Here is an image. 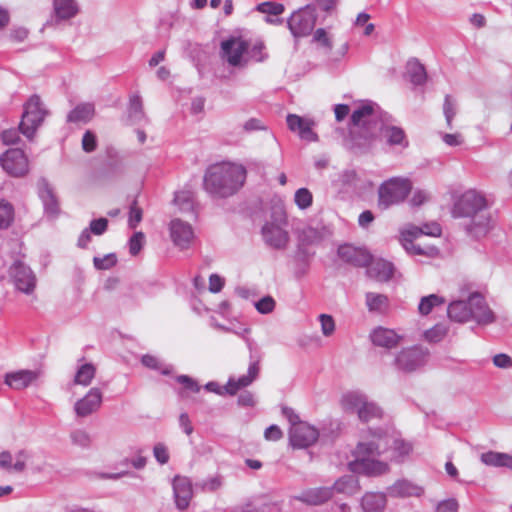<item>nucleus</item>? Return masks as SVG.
<instances>
[{"label":"nucleus","mask_w":512,"mask_h":512,"mask_svg":"<svg viewBox=\"0 0 512 512\" xmlns=\"http://www.w3.org/2000/svg\"><path fill=\"white\" fill-rule=\"evenodd\" d=\"M451 213L454 218L468 219L463 223V229L475 240L485 237L493 227L487 199L475 189L464 192L454 203Z\"/></svg>","instance_id":"obj_1"},{"label":"nucleus","mask_w":512,"mask_h":512,"mask_svg":"<svg viewBox=\"0 0 512 512\" xmlns=\"http://www.w3.org/2000/svg\"><path fill=\"white\" fill-rule=\"evenodd\" d=\"M245 180L246 169L242 165L221 162L206 169L203 188L214 198H228L239 191Z\"/></svg>","instance_id":"obj_2"},{"label":"nucleus","mask_w":512,"mask_h":512,"mask_svg":"<svg viewBox=\"0 0 512 512\" xmlns=\"http://www.w3.org/2000/svg\"><path fill=\"white\" fill-rule=\"evenodd\" d=\"M383 140L390 146L402 145L406 147L408 145L403 129L386 125L383 121H376L373 124L362 127L355 134L354 147L361 152H366Z\"/></svg>","instance_id":"obj_3"},{"label":"nucleus","mask_w":512,"mask_h":512,"mask_svg":"<svg viewBox=\"0 0 512 512\" xmlns=\"http://www.w3.org/2000/svg\"><path fill=\"white\" fill-rule=\"evenodd\" d=\"M381 449L382 444L376 442L374 438L368 442L358 443L354 451L355 460L349 463L351 470L368 476H378L386 473L388 464L376 459V457L383 454Z\"/></svg>","instance_id":"obj_4"},{"label":"nucleus","mask_w":512,"mask_h":512,"mask_svg":"<svg viewBox=\"0 0 512 512\" xmlns=\"http://www.w3.org/2000/svg\"><path fill=\"white\" fill-rule=\"evenodd\" d=\"M341 405L346 412L357 413L362 422H369L373 419H381L382 408L375 402L370 401L368 396L359 391H351L343 395Z\"/></svg>","instance_id":"obj_5"},{"label":"nucleus","mask_w":512,"mask_h":512,"mask_svg":"<svg viewBox=\"0 0 512 512\" xmlns=\"http://www.w3.org/2000/svg\"><path fill=\"white\" fill-rule=\"evenodd\" d=\"M411 189V182L407 179L395 177L383 182L378 189V207L386 210L403 202Z\"/></svg>","instance_id":"obj_6"},{"label":"nucleus","mask_w":512,"mask_h":512,"mask_svg":"<svg viewBox=\"0 0 512 512\" xmlns=\"http://www.w3.org/2000/svg\"><path fill=\"white\" fill-rule=\"evenodd\" d=\"M48 111L43 107L40 97L32 95L24 104L19 130L26 138L32 139L43 123Z\"/></svg>","instance_id":"obj_7"},{"label":"nucleus","mask_w":512,"mask_h":512,"mask_svg":"<svg viewBox=\"0 0 512 512\" xmlns=\"http://www.w3.org/2000/svg\"><path fill=\"white\" fill-rule=\"evenodd\" d=\"M370 434L376 442L382 444V452L388 453L387 459L402 462L412 451V445L403 439L388 434L382 429L370 430Z\"/></svg>","instance_id":"obj_8"},{"label":"nucleus","mask_w":512,"mask_h":512,"mask_svg":"<svg viewBox=\"0 0 512 512\" xmlns=\"http://www.w3.org/2000/svg\"><path fill=\"white\" fill-rule=\"evenodd\" d=\"M316 19V5L312 2L293 12L287 20V26L294 38H301L311 34Z\"/></svg>","instance_id":"obj_9"},{"label":"nucleus","mask_w":512,"mask_h":512,"mask_svg":"<svg viewBox=\"0 0 512 512\" xmlns=\"http://www.w3.org/2000/svg\"><path fill=\"white\" fill-rule=\"evenodd\" d=\"M428 355L427 350L418 346L405 348L396 355L393 365L398 371L412 373L427 363Z\"/></svg>","instance_id":"obj_10"},{"label":"nucleus","mask_w":512,"mask_h":512,"mask_svg":"<svg viewBox=\"0 0 512 512\" xmlns=\"http://www.w3.org/2000/svg\"><path fill=\"white\" fill-rule=\"evenodd\" d=\"M250 350V364L246 375L240 376L237 380L229 378L228 382L224 386L225 392L231 396L235 395L238 390L249 386L259 375L260 371V359L261 356L259 351L253 347L252 342H248Z\"/></svg>","instance_id":"obj_11"},{"label":"nucleus","mask_w":512,"mask_h":512,"mask_svg":"<svg viewBox=\"0 0 512 512\" xmlns=\"http://www.w3.org/2000/svg\"><path fill=\"white\" fill-rule=\"evenodd\" d=\"M9 276L15 288L27 295L36 287V276L31 268L20 260H16L9 268Z\"/></svg>","instance_id":"obj_12"},{"label":"nucleus","mask_w":512,"mask_h":512,"mask_svg":"<svg viewBox=\"0 0 512 512\" xmlns=\"http://www.w3.org/2000/svg\"><path fill=\"white\" fill-rule=\"evenodd\" d=\"M2 168L12 176H23L28 172V159L23 150L13 148L0 156Z\"/></svg>","instance_id":"obj_13"},{"label":"nucleus","mask_w":512,"mask_h":512,"mask_svg":"<svg viewBox=\"0 0 512 512\" xmlns=\"http://www.w3.org/2000/svg\"><path fill=\"white\" fill-rule=\"evenodd\" d=\"M319 438V431L314 426L303 422L290 427L289 441L293 448L303 449L312 446Z\"/></svg>","instance_id":"obj_14"},{"label":"nucleus","mask_w":512,"mask_h":512,"mask_svg":"<svg viewBox=\"0 0 512 512\" xmlns=\"http://www.w3.org/2000/svg\"><path fill=\"white\" fill-rule=\"evenodd\" d=\"M471 320L478 325L486 326L496 321V315L487 304L485 298L480 293L470 295Z\"/></svg>","instance_id":"obj_15"},{"label":"nucleus","mask_w":512,"mask_h":512,"mask_svg":"<svg viewBox=\"0 0 512 512\" xmlns=\"http://www.w3.org/2000/svg\"><path fill=\"white\" fill-rule=\"evenodd\" d=\"M247 49L248 42L242 37L231 36L221 42V55L232 66L241 64Z\"/></svg>","instance_id":"obj_16"},{"label":"nucleus","mask_w":512,"mask_h":512,"mask_svg":"<svg viewBox=\"0 0 512 512\" xmlns=\"http://www.w3.org/2000/svg\"><path fill=\"white\" fill-rule=\"evenodd\" d=\"M103 394L99 388H91L84 397L77 400L74 404V411L78 417H87L101 407Z\"/></svg>","instance_id":"obj_17"},{"label":"nucleus","mask_w":512,"mask_h":512,"mask_svg":"<svg viewBox=\"0 0 512 512\" xmlns=\"http://www.w3.org/2000/svg\"><path fill=\"white\" fill-rule=\"evenodd\" d=\"M287 126L292 132H297L298 136L307 142L318 141V135L313 131L315 122L312 119L301 117L296 114H288L286 118Z\"/></svg>","instance_id":"obj_18"},{"label":"nucleus","mask_w":512,"mask_h":512,"mask_svg":"<svg viewBox=\"0 0 512 512\" xmlns=\"http://www.w3.org/2000/svg\"><path fill=\"white\" fill-rule=\"evenodd\" d=\"M337 254L342 261L355 267H366L372 260L368 250L349 244L339 246Z\"/></svg>","instance_id":"obj_19"},{"label":"nucleus","mask_w":512,"mask_h":512,"mask_svg":"<svg viewBox=\"0 0 512 512\" xmlns=\"http://www.w3.org/2000/svg\"><path fill=\"white\" fill-rule=\"evenodd\" d=\"M374 106L375 104L372 101H366L353 111L350 118L351 125L353 126L350 130L353 144L355 134H357L362 127L368 126L377 121L373 120Z\"/></svg>","instance_id":"obj_20"},{"label":"nucleus","mask_w":512,"mask_h":512,"mask_svg":"<svg viewBox=\"0 0 512 512\" xmlns=\"http://www.w3.org/2000/svg\"><path fill=\"white\" fill-rule=\"evenodd\" d=\"M170 236L173 243L180 249H187L194 239L192 226L181 219H173L170 222Z\"/></svg>","instance_id":"obj_21"},{"label":"nucleus","mask_w":512,"mask_h":512,"mask_svg":"<svg viewBox=\"0 0 512 512\" xmlns=\"http://www.w3.org/2000/svg\"><path fill=\"white\" fill-rule=\"evenodd\" d=\"M38 195L43 203L45 214L50 218H56L60 213L59 201L45 178L38 181Z\"/></svg>","instance_id":"obj_22"},{"label":"nucleus","mask_w":512,"mask_h":512,"mask_svg":"<svg viewBox=\"0 0 512 512\" xmlns=\"http://www.w3.org/2000/svg\"><path fill=\"white\" fill-rule=\"evenodd\" d=\"M331 235V229L322 223L316 226L308 225L298 230V239L304 245L318 244Z\"/></svg>","instance_id":"obj_23"},{"label":"nucleus","mask_w":512,"mask_h":512,"mask_svg":"<svg viewBox=\"0 0 512 512\" xmlns=\"http://www.w3.org/2000/svg\"><path fill=\"white\" fill-rule=\"evenodd\" d=\"M369 337L373 345L388 350L396 348L402 340V336L398 335L394 330L382 326L373 329Z\"/></svg>","instance_id":"obj_24"},{"label":"nucleus","mask_w":512,"mask_h":512,"mask_svg":"<svg viewBox=\"0 0 512 512\" xmlns=\"http://www.w3.org/2000/svg\"><path fill=\"white\" fill-rule=\"evenodd\" d=\"M262 235L265 243L274 249H284L289 241L288 232L273 223L262 227Z\"/></svg>","instance_id":"obj_25"},{"label":"nucleus","mask_w":512,"mask_h":512,"mask_svg":"<svg viewBox=\"0 0 512 512\" xmlns=\"http://www.w3.org/2000/svg\"><path fill=\"white\" fill-rule=\"evenodd\" d=\"M39 376V371L23 369L6 373L4 382L12 389L22 390L36 381Z\"/></svg>","instance_id":"obj_26"},{"label":"nucleus","mask_w":512,"mask_h":512,"mask_svg":"<svg viewBox=\"0 0 512 512\" xmlns=\"http://www.w3.org/2000/svg\"><path fill=\"white\" fill-rule=\"evenodd\" d=\"M176 507L184 510L189 506L192 497V486L187 477L175 476L172 482Z\"/></svg>","instance_id":"obj_27"},{"label":"nucleus","mask_w":512,"mask_h":512,"mask_svg":"<svg viewBox=\"0 0 512 512\" xmlns=\"http://www.w3.org/2000/svg\"><path fill=\"white\" fill-rule=\"evenodd\" d=\"M366 267L367 275L379 282H388L391 280L395 271L393 263L385 259H372Z\"/></svg>","instance_id":"obj_28"},{"label":"nucleus","mask_w":512,"mask_h":512,"mask_svg":"<svg viewBox=\"0 0 512 512\" xmlns=\"http://www.w3.org/2000/svg\"><path fill=\"white\" fill-rule=\"evenodd\" d=\"M332 497L333 488L317 487L303 491L296 499L308 505L317 506L327 502Z\"/></svg>","instance_id":"obj_29"},{"label":"nucleus","mask_w":512,"mask_h":512,"mask_svg":"<svg viewBox=\"0 0 512 512\" xmlns=\"http://www.w3.org/2000/svg\"><path fill=\"white\" fill-rule=\"evenodd\" d=\"M388 493L391 497H412V496H420L423 493V489L408 481L406 479L398 480L393 485L388 488Z\"/></svg>","instance_id":"obj_30"},{"label":"nucleus","mask_w":512,"mask_h":512,"mask_svg":"<svg viewBox=\"0 0 512 512\" xmlns=\"http://www.w3.org/2000/svg\"><path fill=\"white\" fill-rule=\"evenodd\" d=\"M79 12L77 2H54V15L46 22V26L57 24L62 20H68Z\"/></svg>","instance_id":"obj_31"},{"label":"nucleus","mask_w":512,"mask_h":512,"mask_svg":"<svg viewBox=\"0 0 512 512\" xmlns=\"http://www.w3.org/2000/svg\"><path fill=\"white\" fill-rule=\"evenodd\" d=\"M448 317L455 322L465 323L471 320L470 296L465 300L453 301L447 308Z\"/></svg>","instance_id":"obj_32"},{"label":"nucleus","mask_w":512,"mask_h":512,"mask_svg":"<svg viewBox=\"0 0 512 512\" xmlns=\"http://www.w3.org/2000/svg\"><path fill=\"white\" fill-rule=\"evenodd\" d=\"M386 504L385 494L368 492L362 497L360 506L362 512H384Z\"/></svg>","instance_id":"obj_33"},{"label":"nucleus","mask_w":512,"mask_h":512,"mask_svg":"<svg viewBox=\"0 0 512 512\" xmlns=\"http://www.w3.org/2000/svg\"><path fill=\"white\" fill-rule=\"evenodd\" d=\"M95 116V106L93 103L85 102L78 104L67 115V122L70 123H88Z\"/></svg>","instance_id":"obj_34"},{"label":"nucleus","mask_w":512,"mask_h":512,"mask_svg":"<svg viewBox=\"0 0 512 512\" xmlns=\"http://www.w3.org/2000/svg\"><path fill=\"white\" fill-rule=\"evenodd\" d=\"M256 10L263 14H267L265 21L271 24H282L283 20L278 17L285 10L284 5L280 2H260L256 6Z\"/></svg>","instance_id":"obj_35"},{"label":"nucleus","mask_w":512,"mask_h":512,"mask_svg":"<svg viewBox=\"0 0 512 512\" xmlns=\"http://www.w3.org/2000/svg\"><path fill=\"white\" fill-rule=\"evenodd\" d=\"M365 302L369 312L385 314L389 310V298L380 293L367 292Z\"/></svg>","instance_id":"obj_36"},{"label":"nucleus","mask_w":512,"mask_h":512,"mask_svg":"<svg viewBox=\"0 0 512 512\" xmlns=\"http://www.w3.org/2000/svg\"><path fill=\"white\" fill-rule=\"evenodd\" d=\"M481 461L487 466L506 467L512 470V456L506 453L488 451L481 455Z\"/></svg>","instance_id":"obj_37"},{"label":"nucleus","mask_w":512,"mask_h":512,"mask_svg":"<svg viewBox=\"0 0 512 512\" xmlns=\"http://www.w3.org/2000/svg\"><path fill=\"white\" fill-rule=\"evenodd\" d=\"M330 488H333V493L337 492L349 496L356 494L360 489L358 480L354 475H345L339 478Z\"/></svg>","instance_id":"obj_38"},{"label":"nucleus","mask_w":512,"mask_h":512,"mask_svg":"<svg viewBox=\"0 0 512 512\" xmlns=\"http://www.w3.org/2000/svg\"><path fill=\"white\" fill-rule=\"evenodd\" d=\"M128 119L131 124H137L146 120L142 98L138 94L130 96L128 106Z\"/></svg>","instance_id":"obj_39"},{"label":"nucleus","mask_w":512,"mask_h":512,"mask_svg":"<svg viewBox=\"0 0 512 512\" xmlns=\"http://www.w3.org/2000/svg\"><path fill=\"white\" fill-rule=\"evenodd\" d=\"M407 73L412 84L420 86L427 80L426 69L417 59H411L407 63Z\"/></svg>","instance_id":"obj_40"},{"label":"nucleus","mask_w":512,"mask_h":512,"mask_svg":"<svg viewBox=\"0 0 512 512\" xmlns=\"http://www.w3.org/2000/svg\"><path fill=\"white\" fill-rule=\"evenodd\" d=\"M96 375V367L92 363L82 364L76 371L74 383L89 386Z\"/></svg>","instance_id":"obj_41"},{"label":"nucleus","mask_w":512,"mask_h":512,"mask_svg":"<svg viewBox=\"0 0 512 512\" xmlns=\"http://www.w3.org/2000/svg\"><path fill=\"white\" fill-rule=\"evenodd\" d=\"M174 203L182 212H194V195L191 191H179L175 193Z\"/></svg>","instance_id":"obj_42"},{"label":"nucleus","mask_w":512,"mask_h":512,"mask_svg":"<svg viewBox=\"0 0 512 512\" xmlns=\"http://www.w3.org/2000/svg\"><path fill=\"white\" fill-rule=\"evenodd\" d=\"M141 363L150 369L159 371L162 375L168 376L173 373L172 365H163L155 356L153 355H143L141 358Z\"/></svg>","instance_id":"obj_43"},{"label":"nucleus","mask_w":512,"mask_h":512,"mask_svg":"<svg viewBox=\"0 0 512 512\" xmlns=\"http://www.w3.org/2000/svg\"><path fill=\"white\" fill-rule=\"evenodd\" d=\"M444 302V298L436 294H430L421 298L418 311L421 315H428L434 307L444 304Z\"/></svg>","instance_id":"obj_44"},{"label":"nucleus","mask_w":512,"mask_h":512,"mask_svg":"<svg viewBox=\"0 0 512 512\" xmlns=\"http://www.w3.org/2000/svg\"><path fill=\"white\" fill-rule=\"evenodd\" d=\"M13 219V206L5 200H0V229L8 228L13 222Z\"/></svg>","instance_id":"obj_45"},{"label":"nucleus","mask_w":512,"mask_h":512,"mask_svg":"<svg viewBox=\"0 0 512 512\" xmlns=\"http://www.w3.org/2000/svg\"><path fill=\"white\" fill-rule=\"evenodd\" d=\"M294 201L299 209L305 210L312 205L313 195L307 188H300L295 192Z\"/></svg>","instance_id":"obj_46"},{"label":"nucleus","mask_w":512,"mask_h":512,"mask_svg":"<svg viewBox=\"0 0 512 512\" xmlns=\"http://www.w3.org/2000/svg\"><path fill=\"white\" fill-rule=\"evenodd\" d=\"M245 53L249 59H252L256 62H262L268 57L267 53L265 52V45L261 40L256 41L251 48L248 47Z\"/></svg>","instance_id":"obj_47"},{"label":"nucleus","mask_w":512,"mask_h":512,"mask_svg":"<svg viewBox=\"0 0 512 512\" xmlns=\"http://www.w3.org/2000/svg\"><path fill=\"white\" fill-rule=\"evenodd\" d=\"M71 441L74 445L82 448H88L91 445V437L88 432L83 429H77L70 434Z\"/></svg>","instance_id":"obj_48"},{"label":"nucleus","mask_w":512,"mask_h":512,"mask_svg":"<svg viewBox=\"0 0 512 512\" xmlns=\"http://www.w3.org/2000/svg\"><path fill=\"white\" fill-rule=\"evenodd\" d=\"M143 211L138 206L137 199L130 204L128 225L131 229H135L142 220Z\"/></svg>","instance_id":"obj_49"},{"label":"nucleus","mask_w":512,"mask_h":512,"mask_svg":"<svg viewBox=\"0 0 512 512\" xmlns=\"http://www.w3.org/2000/svg\"><path fill=\"white\" fill-rule=\"evenodd\" d=\"M93 263L98 270H108L116 265L117 257L114 253H109L103 257H94Z\"/></svg>","instance_id":"obj_50"},{"label":"nucleus","mask_w":512,"mask_h":512,"mask_svg":"<svg viewBox=\"0 0 512 512\" xmlns=\"http://www.w3.org/2000/svg\"><path fill=\"white\" fill-rule=\"evenodd\" d=\"M443 113L449 128H452V120L456 115V104L450 95H446L443 104Z\"/></svg>","instance_id":"obj_51"},{"label":"nucleus","mask_w":512,"mask_h":512,"mask_svg":"<svg viewBox=\"0 0 512 512\" xmlns=\"http://www.w3.org/2000/svg\"><path fill=\"white\" fill-rule=\"evenodd\" d=\"M145 241V235L143 232H135L129 239V252L132 256H136L142 249Z\"/></svg>","instance_id":"obj_52"},{"label":"nucleus","mask_w":512,"mask_h":512,"mask_svg":"<svg viewBox=\"0 0 512 512\" xmlns=\"http://www.w3.org/2000/svg\"><path fill=\"white\" fill-rule=\"evenodd\" d=\"M446 328L442 325H435L431 329L425 331L424 336L425 339L429 342L437 343L441 341L446 335Z\"/></svg>","instance_id":"obj_53"},{"label":"nucleus","mask_w":512,"mask_h":512,"mask_svg":"<svg viewBox=\"0 0 512 512\" xmlns=\"http://www.w3.org/2000/svg\"><path fill=\"white\" fill-rule=\"evenodd\" d=\"M319 321L321 323V331L324 336H331L335 331V321L332 316L328 314H321L319 316Z\"/></svg>","instance_id":"obj_54"},{"label":"nucleus","mask_w":512,"mask_h":512,"mask_svg":"<svg viewBox=\"0 0 512 512\" xmlns=\"http://www.w3.org/2000/svg\"><path fill=\"white\" fill-rule=\"evenodd\" d=\"M275 304L271 296H265L255 303V308L261 314H268L274 310Z\"/></svg>","instance_id":"obj_55"},{"label":"nucleus","mask_w":512,"mask_h":512,"mask_svg":"<svg viewBox=\"0 0 512 512\" xmlns=\"http://www.w3.org/2000/svg\"><path fill=\"white\" fill-rule=\"evenodd\" d=\"M96 148L97 137L92 131L87 130L82 137V149L87 153H91L95 151Z\"/></svg>","instance_id":"obj_56"},{"label":"nucleus","mask_w":512,"mask_h":512,"mask_svg":"<svg viewBox=\"0 0 512 512\" xmlns=\"http://www.w3.org/2000/svg\"><path fill=\"white\" fill-rule=\"evenodd\" d=\"M153 455L156 461L161 465L167 464L170 458L168 449L163 443H157L154 445Z\"/></svg>","instance_id":"obj_57"},{"label":"nucleus","mask_w":512,"mask_h":512,"mask_svg":"<svg viewBox=\"0 0 512 512\" xmlns=\"http://www.w3.org/2000/svg\"><path fill=\"white\" fill-rule=\"evenodd\" d=\"M197 486L201 487L203 491L214 492L222 486V479L220 476H213L197 483Z\"/></svg>","instance_id":"obj_58"},{"label":"nucleus","mask_w":512,"mask_h":512,"mask_svg":"<svg viewBox=\"0 0 512 512\" xmlns=\"http://www.w3.org/2000/svg\"><path fill=\"white\" fill-rule=\"evenodd\" d=\"M176 381L179 384L183 385V387L188 391H191L193 393H198L200 391L201 387L199 386V384L188 375H179L176 377Z\"/></svg>","instance_id":"obj_59"},{"label":"nucleus","mask_w":512,"mask_h":512,"mask_svg":"<svg viewBox=\"0 0 512 512\" xmlns=\"http://www.w3.org/2000/svg\"><path fill=\"white\" fill-rule=\"evenodd\" d=\"M108 228V220L106 218L94 219L90 222L89 230L95 235H102Z\"/></svg>","instance_id":"obj_60"},{"label":"nucleus","mask_w":512,"mask_h":512,"mask_svg":"<svg viewBox=\"0 0 512 512\" xmlns=\"http://www.w3.org/2000/svg\"><path fill=\"white\" fill-rule=\"evenodd\" d=\"M19 132H20L19 129L17 130L14 128L4 130L1 134V140H2L3 144H5V145L16 144L20 140Z\"/></svg>","instance_id":"obj_61"},{"label":"nucleus","mask_w":512,"mask_h":512,"mask_svg":"<svg viewBox=\"0 0 512 512\" xmlns=\"http://www.w3.org/2000/svg\"><path fill=\"white\" fill-rule=\"evenodd\" d=\"M30 455L26 450H20L16 453V462L13 464V471L15 472H23L26 468V461L29 459Z\"/></svg>","instance_id":"obj_62"},{"label":"nucleus","mask_w":512,"mask_h":512,"mask_svg":"<svg viewBox=\"0 0 512 512\" xmlns=\"http://www.w3.org/2000/svg\"><path fill=\"white\" fill-rule=\"evenodd\" d=\"M458 502L455 499H447L441 501L437 507L436 512H457L458 511Z\"/></svg>","instance_id":"obj_63"},{"label":"nucleus","mask_w":512,"mask_h":512,"mask_svg":"<svg viewBox=\"0 0 512 512\" xmlns=\"http://www.w3.org/2000/svg\"><path fill=\"white\" fill-rule=\"evenodd\" d=\"M493 364L498 368L507 369L512 367V358L507 354L499 353L493 357Z\"/></svg>","instance_id":"obj_64"}]
</instances>
